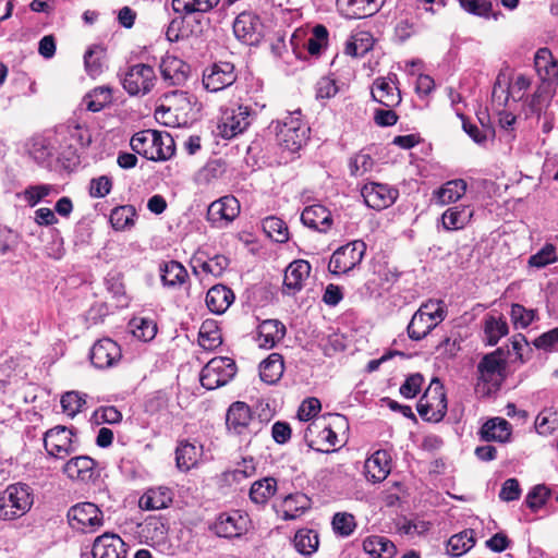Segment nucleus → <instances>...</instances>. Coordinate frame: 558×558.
<instances>
[{
  "label": "nucleus",
  "instance_id": "f8f14e48",
  "mask_svg": "<svg viewBox=\"0 0 558 558\" xmlns=\"http://www.w3.org/2000/svg\"><path fill=\"white\" fill-rule=\"evenodd\" d=\"M251 525L248 514L241 510L220 513L215 523L214 532L219 537L234 538L244 535Z\"/></svg>",
  "mask_w": 558,
  "mask_h": 558
},
{
  "label": "nucleus",
  "instance_id": "5fc2aeb1",
  "mask_svg": "<svg viewBox=\"0 0 558 558\" xmlns=\"http://www.w3.org/2000/svg\"><path fill=\"white\" fill-rule=\"evenodd\" d=\"M511 320L517 329L527 328L534 320L538 319L536 310L525 308L521 304H512L510 312Z\"/></svg>",
  "mask_w": 558,
  "mask_h": 558
},
{
  "label": "nucleus",
  "instance_id": "0eeeda50",
  "mask_svg": "<svg viewBox=\"0 0 558 558\" xmlns=\"http://www.w3.org/2000/svg\"><path fill=\"white\" fill-rule=\"evenodd\" d=\"M157 76L151 65L137 63L121 74V84L130 96H145L155 87Z\"/></svg>",
  "mask_w": 558,
  "mask_h": 558
},
{
  "label": "nucleus",
  "instance_id": "412c9836",
  "mask_svg": "<svg viewBox=\"0 0 558 558\" xmlns=\"http://www.w3.org/2000/svg\"><path fill=\"white\" fill-rule=\"evenodd\" d=\"M556 89L555 87L537 83L534 90L521 101L526 114L533 116L551 108Z\"/></svg>",
  "mask_w": 558,
  "mask_h": 558
},
{
  "label": "nucleus",
  "instance_id": "7ed1b4c3",
  "mask_svg": "<svg viewBox=\"0 0 558 558\" xmlns=\"http://www.w3.org/2000/svg\"><path fill=\"white\" fill-rule=\"evenodd\" d=\"M257 112L250 104H234L221 110L218 134L227 140L242 134L251 125Z\"/></svg>",
  "mask_w": 558,
  "mask_h": 558
},
{
  "label": "nucleus",
  "instance_id": "aec40b11",
  "mask_svg": "<svg viewBox=\"0 0 558 558\" xmlns=\"http://www.w3.org/2000/svg\"><path fill=\"white\" fill-rule=\"evenodd\" d=\"M505 364L500 350L486 354L477 365L478 380L490 387H498L502 380Z\"/></svg>",
  "mask_w": 558,
  "mask_h": 558
},
{
  "label": "nucleus",
  "instance_id": "09e8293b",
  "mask_svg": "<svg viewBox=\"0 0 558 558\" xmlns=\"http://www.w3.org/2000/svg\"><path fill=\"white\" fill-rule=\"evenodd\" d=\"M111 89L105 86L94 88L83 98V102L86 106V109L92 112L101 111L106 106L111 104Z\"/></svg>",
  "mask_w": 558,
  "mask_h": 558
},
{
  "label": "nucleus",
  "instance_id": "1a4fd4ad",
  "mask_svg": "<svg viewBox=\"0 0 558 558\" xmlns=\"http://www.w3.org/2000/svg\"><path fill=\"white\" fill-rule=\"evenodd\" d=\"M366 253V244L354 240L338 247L331 255L328 269L333 275L347 274L361 264Z\"/></svg>",
  "mask_w": 558,
  "mask_h": 558
},
{
  "label": "nucleus",
  "instance_id": "338daca9",
  "mask_svg": "<svg viewBox=\"0 0 558 558\" xmlns=\"http://www.w3.org/2000/svg\"><path fill=\"white\" fill-rule=\"evenodd\" d=\"M374 160L368 154L359 153L351 158L349 168L351 175L360 177L372 170Z\"/></svg>",
  "mask_w": 558,
  "mask_h": 558
},
{
  "label": "nucleus",
  "instance_id": "7c9ffc66",
  "mask_svg": "<svg viewBox=\"0 0 558 558\" xmlns=\"http://www.w3.org/2000/svg\"><path fill=\"white\" fill-rule=\"evenodd\" d=\"M372 97L375 101L387 108H392L401 102V95L398 87L385 78H377L372 88Z\"/></svg>",
  "mask_w": 558,
  "mask_h": 558
},
{
  "label": "nucleus",
  "instance_id": "2f4dec72",
  "mask_svg": "<svg viewBox=\"0 0 558 558\" xmlns=\"http://www.w3.org/2000/svg\"><path fill=\"white\" fill-rule=\"evenodd\" d=\"M172 502V492L170 488L160 486L149 488L140 498L138 505L143 510H160L167 508Z\"/></svg>",
  "mask_w": 558,
  "mask_h": 558
},
{
  "label": "nucleus",
  "instance_id": "423d86ee",
  "mask_svg": "<svg viewBox=\"0 0 558 558\" xmlns=\"http://www.w3.org/2000/svg\"><path fill=\"white\" fill-rule=\"evenodd\" d=\"M420 416L428 422H439L447 412V399L442 384L433 378L416 405Z\"/></svg>",
  "mask_w": 558,
  "mask_h": 558
},
{
  "label": "nucleus",
  "instance_id": "473e14b6",
  "mask_svg": "<svg viewBox=\"0 0 558 558\" xmlns=\"http://www.w3.org/2000/svg\"><path fill=\"white\" fill-rule=\"evenodd\" d=\"M480 434L485 441L505 442L511 435V425L505 418L494 417L482 426Z\"/></svg>",
  "mask_w": 558,
  "mask_h": 558
},
{
  "label": "nucleus",
  "instance_id": "bf43d9fd",
  "mask_svg": "<svg viewBox=\"0 0 558 558\" xmlns=\"http://www.w3.org/2000/svg\"><path fill=\"white\" fill-rule=\"evenodd\" d=\"M331 524L335 533L342 537L350 536L356 527L354 517L347 512H337Z\"/></svg>",
  "mask_w": 558,
  "mask_h": 558
},
{
  "label": "nucleus",
  "instance_id": "ddd939ff",
  "mask_svg": "<svg viewBox=\"0 0 558 558\" xmlns=\"http://www.w3.org/2000/svg\"><path fill=\"white\" fill-rule=\"evenodd\" d=\"M361 195L369 208L381 210L391 206L399 192L385 183L368 182L361 189Z\"/></svg>",
  "mask_w": 558,
  "mask_h": 558
},
{
  "label": "nucleus",
  "instance_id": "6ab92c4d",
  "mask_svg": "<svg viewBox=\"0 0 558 558\" xmlns=\"http://www.w3.org/2000/svg\"><path fill=\"white\" fill-rule=\"evenodd\" d=\"M159 69L163 82L169 86H183L191 75V66L175 56H165Z\"/></svg>",
  "mask_w": 558,
  "mask_h": 558
},
{
  "label": "nucleus",
  "instance_id": "f03ea898",
  "mask_svg": "<svg viewBox=\"0 0 558 558\" xmlns=\"http://www.w3.org/2000/svg\"><path fill=\"white\" fill-rule=\"evenodd\" d=\"M33 494L26 484L9 485L0 493V520L11 521L23 517L33 505Z\"/></svg>",
  "mask_w": 558,
  "mask_h": 558
},
{
  "label": "nucleus",
  "instance_id": "a211bd4d",
  "mask_svg": "<svg viewBox=\"0 0 558 558\" xmlns=\"http://www.w3.org/2000/svg\"><path fill=\"white\" fill-rule=\"evenodd\" d=\"M121 349L119 344L109 338H104L94 343L90 349L92 364L99 368L105 369L116 365L121 359Z\"/></svg>",
  "mask_w": 558,
  "mask_h": 558
},
{
  "label": "nucleus",
  "instance_id": "f257e3e1",
  "mask_svg": "<svg viewBox=\"0 0 558 558\" xmlns=\"http://www.w3.org/2000/svg\"><path fill=\"white\" fill-rule=\"evenodd\" d=\"M132 149L153 161H166L175 151L173 137L167 132L144 130L135 133L130 142Z\"/></svg>",
  "mask_w": 558,
  "mask_h": 558
},
{
  "label": "nucleus",
  "instance_id": "6e6d98bb",
  "mask_svg": "<svg viewBox=\"0 0 558 558\" xmlns=\"http://www.w3.org/2000/svg\"><path fill=\"white\" fill-rule=\"evenodd\" d=\"M551 496V490L545 484L535 485L525 497V505L536 512L543 508Z\"/></svg>",
  "mask_w": 558,
  "mask_h": 558
},
{
  "label": "nucleus",
  "instance_id": "9d476101",
  "mask_svg": "<svg viewBox=\"0 0 558 558\" xmlns=\"http://www.w3.org/2000/svg\"><path fill=\"white\" fill-rule=\"evenodd\" d=\"M68 521L72 529L83 533L96 532L105 523L102 511L87 501L72 506L68 511Z\"/></svg>",
  "mask_w": 558,
  "mask_h": 558
},
{
  "label": "nucleus",
  "instance_id": "a18cd8bd",
  "mask_svg": "<svg viewBox=\"0 0 558 558\" xmlns=\"http://www.w3.org/2000/svg\"><path fill=\"white\" fill-rule=\"evenodd\" d=\"M374 44V38L368 32H356L351 35L345 45V53L352 57H363Z\"/></svg>",
  "mask_w": 558,
  "mask_h": 558
},
{
  "label": "nucleus",
  "instance_id": "4be33fe9",
  "mask_svg": "<svg viewBox=\"0 0 558 558\" xmlns=\"http://www.w3.org/2000/svg\"><path fill=\"white\" fill-rule=\"evenodd\" d=\"M385 0H337L338 10L349 19H362L377 13Z\"/></svg>",
  "mask_w": 558,
  "mask_h": 558
},
{
  "label": "nucleus",
  "instance_id": "de8ad7c7",
  "mask_svg": "<svg viewBox=\"0 0 558 558\" xmlns=\"http://www.w3.org/2000/svg\"><path fill=\"white\" fill-rule=\"evenodd\" d=\"M293 542L295 549L300 554L311 556L318 549V533L313 530L301 529L296 532Z\"/></svg>",
  "mask_w": 558,
  "mask_h": 558
},
{
  "label": "nucleus",
  "instance_id": "c85d7f7f",
  "mask_svg": "<svg viewBox=\"0 0 558 558\" xmlns=\"http://www.w3.org/2000/svg\"><path fill=\"white\" fill-rule=\"evenodd\" d=\"M286 336V326L278 319H265L258 325L259 347L272 349Z\"/></svg>",
  "mask_w": 558,
  "mask_h": 558
},
{
  "label": "nucleus",
  "instance_id": "3c124183",
  "mask_svg": "<svg viewBox=\"0 0 558 558\" xmlns=\"http://www.w3.org/2000/svg\"><path fill=\"white\" fill-rule=\"evenodd\" d=\"M308 508L310 500L305 495H290L283 501V519L294 520L303 514Z\"/></svg>",
  "mask_w": 558,
  "mask_h": 558
},
{
  "label": "nucleus",
  "instance_id": "8fccbe9b",
  "mask_svg": "<svg viewBox=\"0 0 558 558\" xmlns=\"http://www.w3.org/2000/svg\"><path fill=\"white\" fill-rule=\"evenodd\" d=\"M262 227L267 236L278 243H284L289 240L288 226L278 217H266L262 221Z\"/></svg>",
  "mask_w": 558,
  "mask_h": 558
},
{
  "label": "nucleus",
  "instance_id": "4c0bfd02",
  "mask_svg": "<svg viewBox=\"0 0 558 558\" xmlns=\"http://www.w3.org/2000/svg\"><path fill=\"white\" fill-rule=\"evenodd\" d=\"M284 369L283 359L279 353H271L259 364V377L268 384H276L282 376Z\"/></svg>",
  "mask_w": 558,
  "mask_h": 558
},
{
  "label": "nucleus",
  "instance_id": "dca6fc26",
  "mask_svg": "<svg viewBox=\"0 0 558 558\" xmlns=\"http://www.w3.org/2000/svg\"><path fill=\"white\" fill-rule=\"evenodd\" d=\"M236 80L234 65L230 62L215 63L203 74V85L206 90L216 93L232 85Z\"/></svg>",
  "mask_w": 558,
  "mask_h": 558
},
{
  "label": "nucleus",
  "instance_id": "0e129e2a",
  "mask_svg": "<svg viewBox=\"0 0 558 558\" xmlns=\"http://www.w3.org/2000/svg\"><path fill=\"white\" fill-rule=\"evenodd\" d=\"M459 3L463 10L473 15L489 17L492 14L490 0H459Z\"/></svg>",
  "mask_w": 558,
  "mask_h": 558
},
{
  "label": "nucleus",
  "instance_id": "a19ab883",
  "mask_svg": "<svg viewBox=\"0 0 558 558\" xmlns=\"http://www.w3.org/2000/svg\"><path fill=\"white\" fill-rule=\"evenodd\" d=\"M466 186V182L463 179L451 180L435 191L434 195L440 205L454 203L465 194Z\"/></svg>",
  "mask_w": 558,
  "mask_h": 558
},
{
  "label": "nucleus",
  "instance_id": "864d4df0",
  "mask_svg": "<svg viewBox=\"0 0 558 558\" xmlns=\"http://www.w3.org/2000/svg\"><path fill=\"white\" fill-rule=\"evenodd\" d=\"M105 57V50L100 46H93L87 49L84 54V64L87 74L92 77L100 75L102 72V58Z\"/></svg>",
  "mask_w": 558,
  "mask_h": 558
},
{
  "label": "nucleus",
  "instance_id": "58836bf2",
  "mask_svg": "<svg viewBox=\"0 0 558 558\" xmlns=\"http://www.w3.org/2000/svg\"><path fill=\"white\" fill-rule=\"evenodd\" d=\"M220 0H172L171 5L175 13L182 15L204 14L210 12Z\"/></svg>",
  "mask_w": 558,
  "mask_h": 558
},
{
  "label": "nucleus",
  "instance_id": "680f3d73",
  "mask_svg": "<svg viewBox=\"0 0 558 558\" xmlns=\"http://www.w3.org/2000/svg\"><path fill=\"white\" fill-rule=\"evenodd\" d=\"M556 260V247L553 244L547 243L537 253L530 256L529 265L531 267L543 268Z\"/></svg>",
  "mask_w": 558,
  "mask_h": 558
},
{
  "label": "nucleus",
  "instance_id": "ea45409f",
  "mask_svg": "<svg viewBox=\"0 0 558 558\" xmlns=\"http://www.w3.org/2000/svg\"><path fill=\"white\" fill-rule=\"evenodd\" d=\"M440 323L416 311L408 325V336L411 340L420 341L424 339Z\"/></svg>",
  "mask_w": 558,
  "mask_h": 558
},
{
  "label": "nucleus",
  "instance_id": "c03bdc74",
  "mask_svg": "<svg viewBox=\"0 0 558 558\" xmlns=\"http://www.w3.org/2000/svg\"><path fill=\"white\" fill-rule=\"evenodd\" d=\"M136 209L132 205L117 206L111 210L110 223L117 231L131 229L135 223Z\"/></svg>",
  "mask_w": 558,
  "mask_h": 558
},
{
  "label": "nucleus",
  "instance_id": "49530a36",
  "mask_svg": "<svg viewBox=\"0 0 558 558\" xmlns=\"http://www.w3.org/2000/svg\"><path fill=\"white\" fill-rule=\"evenodd\" d=\"M509 331L508 324L502 316L489 315L484 322V332L489 345H495Z\"/></svg>",
  "mask_w": 558,
  "mask_h": 558
},
{
  "label": "nucleus",
  "instance_id": "20e7f679",
  "mask_svg": "<svg viewBox=\"0 0 558 558\" xmlns=\"http://www.w3.org/2000/svg\"><path fill=\"white\" fill-rule=\"evenodd\" d=\"M277 138L279 145L291 153L298 151L306 144L310 138V128L302 121L300 110L290 112L284 118L279 125Z\"/></svg>",
  "mask_w": 558,
  "mask_h": 558
},
{
  "label": "nucleus",
  "instance_id": "5701e85b",
  "mask_svg": "<svg viewBox=\"0 0 558 558\" xmlns=\"http://www.w3.org/2000/svg\"><path fill=\"white\" fill-rule=\"evenodd\" d=\"M311 264L307 260L299 259L292 262L284 271L283 292L295 294L303 288L304 281L311 274Z\"/></svg>",
  "mask_w": 558,
  "mask_h": 558
},
{
  "label": "nucleus",
  "instance_id": "2eb2a0df",
  "mask_svg": "<svg viewBox=\"0 0 558 558\" xmlns=\"http://www.w3.org/2000/svg\"><path fill=\"white\" fill-rule=\"evenodd\" d=\"M239 214V201L232 195H227L208 206L207 220L215 227H223L233 221Z\"/></svg>",
  "mask_w": 558,
  "mask_h": 558
},
{
  "label": "nucleus",
  "instance_id": "052dcab7",
  "mask_svg": "<svg viewBox=\"0 0 558 558\" xmlns=\"http://www.w3.org/2000/svg\"><path fill=\"white\" fill-rule=\"evenodd\" d=\"M462 120V129L463 131L478 145H484L488 138V135L492 134V130L489 126L485 125L482 121V129H480L475 123L471 122L463 114H459Z\"/></svg>",
  "mask_w": 558,
  "mask_h": 558
},
{
  "label": "nucleus",
  "instance_id": "37998d69",
  "mask_svg": "<svg viewBox=\"0 0 558 558\" xmlns=\"http://www.w3.org/2000/svg\"><path fill=\"white\" fill-rule=\"evenodd\" d=\"M276 490V480L272 477H265L252 484L250 498L256 505H265L275 495Z\"/></svg>",
  "mask_w": 558,
  "mask_h": 558
},
{
  "label": "nucleus",
  "instance_id": "72a5a7b5",
  "mask_svg": "<svg viewBox=\"0 0 558 558\" xmlns=\"http://www.w3.org/2000/svg\"><path fill=\"white\" fill-rule=\"evenodd\" d=\"M472 217L473 210L469 206H453L441 215V223L445 230L456 231L463 229Z\"/></svg>",
  "mask_w": 558,
  "mask_h": 558
},
{
  "label": "nucleus",
  "instance_id": "39448f33",
  "mask_svg": "<svg viewBox=\"0 0 558 558\" xmlns=\"http://www.w3.org/2000/svg\"><path fill=\"white\" fill-rule=\"evenodd\" d=\"M505 77L499 73L493 88V100L497 101L499 106H506L509 99L521 102L530 93L527 90L532 87L533 77L524 73L513 74L508 81L501 82Z\"/></svg>",
  "mask_w": 558,
  "mask_h": 558
},
{
  "label": "nucleus",
  "instance_id": "cd10ccee",
  "mask_svg": "<svg viewBox=\"0 0 558 558\" xmlns=\"http://www.w3.org/2000/svg\"><path fill=\"white\" fill-rule=\"evenodd\" d=\"M258 19L251 13H241L233 22V33L241 41L252 45L258 40Z\"/></svg>",
  "mask_w": 558,
  "mask_h": 558
},
{
  "label": "nucleus",
  "instance_id": "c9c22d12",
  "mask_svg": "<svg viewBox=\"0 0 558 558\" xmlns=\"http://www.w3.org/2000/svg\"><path fill=\"white\" fill-rule=\"evenodd\" d=\"M363 550L373 558H392L397 551L387 537L371 535L363 541Z\"/></svg>",
  "mask_w": 558,
  "mask_h": 558
},
{
  "label": "nucleus",
  "instance_id": "4d7b16f0",
  "mask_svg": "<svg viewBox=\"0 0 558 558\" xmlns=\"http://www.w3.org/2000/svg\"><path fill=\"white\" fill-rule=\"evenodd\" d=\"M133 335L145 342L153 340L157 333V325L149 318H134L131 323Z\"/></svg>",
  "mask_w": 558,
  "mask_h": 558
},
{
  "label": "nucleus",
  "instance_id": "774afa93",
  "mask_svg": "<svg viewBox=\"0 0 558 558\" xmlns=\"http://www.w3.org/2000/svg\"><path fill=\"white\" fill-rule=\"evenodd\" d=\"M533 344L536 349L544 350L546 352L558 351V327L546 331L538 336Z\"/></svg>",
  "mask_w": 558,
  "mask_h": 558
},
{
  "label": "nucleus",
  "instance_id": "79ce46f5",
  "mask_svg": "<svg viewBox=\"0 0 558 558\" xmlns=\"http://www.w3.org/2000/svg\"><path fill=\"white\" fill-rule=\"evenodd\" d=\"M475 545V532L464 530L452 535L447 542V553L452 557H460Z\"/></svg>",
  "mask_w": 558,
  "mask_h": 558
},
{
  "label": "nucleus",
  "instance_id": "13d9d810",
  "mask_svg": "<svg viewBox=\"0 0 558 558\" xmlns=\"http://www.w3.org/2000/svg\"><path fill=\"white\" fill-rule=\"evenodd\" d=\"M85 403V395H81L78 391H68L61 397L62 410L71 417L81 412Z\"/></svg>",
  "mask_w": 558,
  "mask_h": 558
},
{
  "label": "nucleus",
  "instance_id": "603ef678",
  "mask_svg": "<svg viewBox=\"0 0 558 558\" xmlns=\"http://www.w3.org/2000/svg\"><path fill=\"white\" fill-rule=\"evenodd\" d=\"M222 342L219 329L211 322L202 324L198 333V343L205 350H214Z\"/></svg>",
  "mask_w": 558,
  "mask_h": 558
},
{
  "label": "nucleus",
  "instance_id": "c756f323",
  "mask_svg": "<svg viewBox=\"0 0 558 558\" xmlns=\"http://www.w3.org/2000/svg\"><path fill=\"white\" fill-rule=\"evenodd\" d=\"M233 301V291L222 284L211 287L206 294V305L214 314L225 313Z\"/></svg>",
  "mask_w": 558,
  "mask_h": 558
},
{
  "label": "nucleus",
  "instance_id": "4468645a",
  "mask_svg": "<svg viewBox=\"0 0 558 558\" xmlns=\"http://www.w3.org/2000/svg\"><path fill=\"white\" fill-rule=\"evenodd\" d=\"M533 66L538 82L551 87H558V59L547 47L537 49L533 59Z\"/></svg>",
  "mask_w": 558,
  "mask_h": 558
},
{
  "label": "nucleus",
  "instance_id": "f3484780",
  "mask_svg": "<svg viewBox=\"0 0 558 558\" xmlns=\"http://www.w3.org/2000/svg\"><path fill=\"white\" fill-rule=\"evenodd\" d=\"M126 544L114 533L97 536L92 546L93 558H126Z\"/></svg>",
  "mask_w": 558,
  "mask_h": 558
},
{
  "label": "nucleus",
  "instance_id": "b1692460",
  "mask_svg": "<svg viewBox=\"0 0 558 558\" xmlns=\"http://www.w3.org/2000/svg\"><path fill=\"white\" fill-rule=\"evenodd\" d=\"M301 221L304 226L319 232H327L332 226L331 213L320 204L305 207L301 214Z\"/></svg>",
  "mask_w": 558,
  "mask_h": 558
},
{
  "label": "nucleus",
  "instance_id": "393cba45",
  "mask_svg": "<svg viewBox=\"0 0 558 558\" xmlns=\"http://www.w3.org/2000/svg\"><path fill=\"white\" fill-rule=\"evenodd\" d=\"M252 421L251 408L241 401L232 403L226 415V425L229 432L242 435L248 428Z\"/></svg>",
  "mask_w": 558,
  "mask_h": 558
},
{
  "label": "nucleus",
  "instance_id": "a878e982",
  "mask_svg": "<svg viewBox=\"0 0 558 558\" xmlns=\"http://www.w3.org/2000/svg\"><path fill=\"white\" fill-rule=\"evenodd\" d=\"M365 475L368 481L379 483L384 481L390 473V454L386 450H377L366 459Z\"/></svg>",
  "mask_w": 558,
  "mask_h": 558
},
{
  "label": "nucleus",
  "instance_id": "bb28decb",
  "mask_svg": "<svg viewBox=\"0 0 558 558\" xmlns=\"http://www.w3.org/2000/svg\"><path fill=\"white\" fill-rule=\"evenodd\" d=\"M96 462L88 456L70 459L63 466V472L71 480L89 482L95 477Z\"/></svg>",
  "mask_w": 558,
  "mask_h": 558
},
{
  "label": "nucleus",
  "instance_id": "9b49d317",
  "mask_svg": "<svg viewBox=\"0 0 558 558\" xmlns=\"http://www.w3.org/2000/svg\"><path fill=\"white\" fill-rule=\"evenodd\" d=\"M74 432L65 426H56L45 433L44 446L48 454L64 459L75 451Z\"/></svg>",
  "mask_w": 558,
  "mask_h": 558
},
{
  "label": "nucleus",
  "instance_id": "e433bc0d",
  "mask_svg": "<svg viewBox=\"0 0 558 558\" xmlns=\"http://www.w3.org/2000/svg\"><path fill=\"white\" fill-rule=\"evenodd\" d=\"M202 454V448L196 445L182 440L175 449V465L182 472H187L196 465Z\"/></svg>",
  "mask_w": 558,
  "mask_h": 558
},
{
  "label": "nucleus",
  "instance_id": "f704fd0d",
  "mask_svg": "<svg viewBox=\"0 0 558 558\" xmlns=\"http://www.w3.org/2000/svg\"><path fill=\"white\" fill-rule=\"evenodd\" d=\"M159 272L162 284L168 288L182 286L189 277L184 266L177 260L162 262Z\"/></svg>",
  "mask_w": 558,
  "mask_h": 558
},
{
  "label": "nucleus",
  "instance_id": "69168bd1",
  "mask_svg": "<svg viewBox=\"0 0 558 558\" xmlns=\"http://www.w3.org/2000/svg\"><path fill=\"white\" fill-rule=\"evenodd\" d=\"M51 190L52 186L49 184L29 185L23 191L22 196L31 207H34L47 197Z\"/></svg>",
  "mask_w": 558,
  "mask_h": 558
},
{
  "label": "nucleus",
  "instance_id": "e2e57ef3",
  "mask_svg": "<svg viewBox=\"0 0 558 558\" xmlns=\"http://www.w3.org/2000/svg\"><path fill=\"white\" fill-rule=\"evenodd\" d=\"M417 312L438 323H441L447 316V310L441 300H428L420 306Z\"/></svg>",
  "mask_w": 558,
  "mask_h": 558
},
{
  "label": "nucleus",
  "instance_id": "6e6552de",
  "mask_svg": "<svg viewBox=\"0 0 558 558\" xmlns=\"http://www.w3.org/2000/svg\"><path fill=\"white\" fill-rule=\"evenodd\" d=\"M235 362L227 356L211 359L202 369L199 380L204 388L214 390L227 385L236 374Z\"/></svg>",
  "mask_w": 558,
  "mask_h": 558
}]
</instances>
